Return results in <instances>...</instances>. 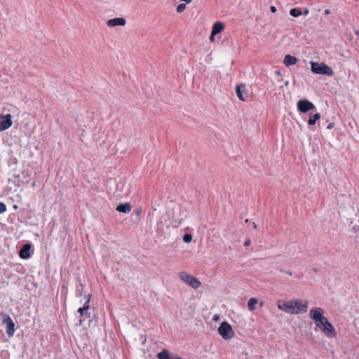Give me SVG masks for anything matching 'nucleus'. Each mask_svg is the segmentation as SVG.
Instances as JSON below:
<instances>
[{"instance_id": "obj_20", "label": "nucleus", "mask_w": 359, "mask_h": 359, "mask_svg": "<svg viewBox=\"0 0 359 359\" xmlns=\"http://www.w3.org/2000/svg\"><path fill=\"white\" fill-rule=\"evenodd\" d=\"M302 14L300 8H292L290 11V15L292 17L297 18Z\"/></svg>"}, {"instance_id": "obj_11", "label": "nucleus", "mask_w": 359, "mask_h": 359, "mask_svg": "<svg viewBox=\"0 0 359 359\" xmlns=\"http://www.w3.org/2000/svg\"><path fill=\"white\" fill-rule=\"evenodd\" d=\"M236 93L238 97L241 100H242V101L246 100L248 96H247L246 88L244 84L237 85L236 87Z\"/></svg>"}, {"instance_id": "obj_1", "label": "nucleus", "mask_w": 359, "mask_h": 359, "mask_svg": "<svg viewBox=\"0 0 359 359\" xmlns=\"http://www.w3.org/2000/svg\"><path fill=\"white\" fill-rule=\"evenodd\" d=\"M314 323L316 326L322 330L327 337H334L335 335L334 327L324 316Z\"/></svg>"}, {"instance_id": "obj_31", "label": "nucleus", "mask_w": 359, "mask_h": 359, "mask_svg": "<svg viewBox=\"0 0 359 359\" xmlns=\"http://www.w3.org/2000/svg\"><path fill=\"white\" fill-rule=\"evenodd\" d=\"M324 13H325V15H329V14L330 13V11L329 9H326V10H325V11H324Z\"/></svg>"}, {"instance_id": "obj_23", "label": "nucleus", "mask_w": 359, "mask_h": 359, "mask_svg": "<svg viewBox=\"0 0 359 359\" xmlns=\"http://www.w3.org/2000/svg\"><path fill=\"white\" fill-rule=\"evenodd\" d=\"M186 8V4H180L177 6V8H176V11L177 13H182L184 11V9Z\"/></svg>"}, {"instance_id": "obj_26", "label": "nucleus", "mask_w": 359, "mask_h": 359, "mask_svg": "<svg viewBox=\"0 0 359 359\" xmlns=\"http://www.w3.org/2000/svg\"><path fill=\"white\" fill-rule=\"evenodd\" d=\"M334 126V124L333 123H329V124H328V126H327V129L330 130V129L333 128Z\"/></svg>"}, {"instance_id": "obj_6", "label": "nucleus", "mask_w": 359, "mask_h": 359, "mask_svg": "<svg viewBox=\"0 0 359 359\" xmlns=\"http://www.w3.org/2000/svg\"><path fill=\"white\" fill-rule=\"evenodd\" d=\"M292 302H297V305L292 309V314L303 313L306 312L308 309V302L302 301L300 299L293 300Z\"/></svg>"}, {"instance_id": "obj_34", "label": "nucleus", "mask_w": 359, "mask_h": 359, "mask_svg": "<svg viewBox=\"0 0 359 359\" xmlns=\"http://www.w3.org/2000/svg\"><path fill=\"white\" fill-rule=\"evenodd\" d=\"M313 270L314 271H316V272L318 271V269H316V268H313Z\"/></svg>"}, {"instance_id": "obj_5", "label": "nucleus", "mask_w": 359, "mask_h": 359, "mask_svg": "<svg viewBox=\"0 0 359 359\" xmlns=\"http://www.w3.org/2000/svg\"><path fill=\"white\" fill-rule=\"evenodd\" d=\"M315 108V105L311 102L306 99L300 100L297 102V109L302 113H306Z\"/></svg>"}, {"instance_id": "obj_19", "label": "nucleus", "mask_w": 359, "mask_h": 359, "mask_svg": "<svg viewBox=\"0 0 359 359\" xmlns=\"http://www.w3.org/2000/svg\"><path fill=\"white\" fill-rule=\"evenodd\" d=\"M320 118V115L319 113H316L314 115H310L309 119L308 120V124L310 126L314 125Z\"/></svg>"}, {"instance_id": "obj_4", "label": "nucleus", "mask_w": 359, "mask_h": 359, "mask_svg": "<svg viewBox=\"0 0 359 359\" xmlns=\"http://www.w3.org/2000/svg\"><path fill=\"white\" fill-rule=\"evenodd\" d=\"M219 334L224 339H230L233 337V332L231 326L227 322H222L219 328Z\"/></svg>"}, {"instance_id": "obj_10", "label": "nucleus", "mask_w": 359, "mask_h": 359, "mask_svg": "<svg viewBox=\"0 0 359 359\" xmlns=\"http://www.w3.org/2000/svg\"><path fill=\"white\" fill-rule=\"evenodd\" d=\"M323 310L320 307L313 308L309 311L310 318L314 322L317 321L318 319H320L323 316Z\"/></svg>"}, {"instance_id": "obj_12", "label": "nucleus", "mask_w": 359, "mask_h": 359, "mask_svg": "<svg viewBox=\"0 0 359 359\" xmlns=\"http://www.w3.org/2000/svg\"><path fill=\"white\" fill-rule=\"evenodd\" d=\"M91 295L88 294L87 295V299L85 302L83 307H81L78 309V312L79 313L80 316L81 317L86 316V318H90V314L87 312V311L89 309V303L90 300Z\"/></svg>"}, {"instance_id": "obj_13", "label": "nucleus", "mask_w": 359, "mask_h": 359, "mask_svg": "<svg viewBox=\"0 0 359 359\" xmlns=\"http://www.w3.org/2000/svg\"><path fill=\"white\" fill-rule=\"evenodd\" d=\"M158 359H183L177 355L170 353L168 350L163 349L157 354Z\"/></svg>"}, {"instance_id": "obj_2", "label": "nucleus", "mask_w": 359, "mask_h": 359, "mask_svg": "<svg viewBox=\"0 0 359 359\" xmlns=\"http://www.w3.org/2000/svg\"><path fill=\"white\" fill-rule=\"evenodd\" d=\"M311 71L314 74L326 75L329 76H332L334 75L333 69L325 65V63H318L314 62H311Z\"/></svg>"}, {"instance_id": "obj_15", "label": "nucleus", "mask_w": 359, "mask_h": 359, "mask_svg": "<svg viewBox=\"0 0 359 359\" xmlns=\"http://www.w3.org/2000/svg\"><path fill=\"white\" fill-rule=\"evenodd\" d=\"M126 20L123 18H115L113 19H110L107 21V25L109 27H115V26H123L126 25Z\"/></svg>"}, {"instance_id": "obj_21", "label": "nucleus", "mask_w": 359, "mask_h": 359, "mask_svg": "<svg viewBox=\"0 0 359 359\" xmlns=\"http://www.w3.org/2000/svg\"><path fill=\"white\" fill-rule=\"evenodd\" d=\"M257 304V300L255 298H250L248 302V306L250 310H253L255 306Z\"/></svg>"}, {"instance_id": "obj_16", "label": "nucleus", "mask_w": 359, "mask_h": 359, "mask_svg": "<svg viewBox=\"0 0 359 359\" xmlns=\"http://www.w3.org/2000/svg\"><path fill=\"white\" fill-rule=\"evenodd\" d=\"M297 62V59L294 56H292L290 55H286L285 56L283 64L286 67H289L291 65H294Z\"/></svg>"}, {"instance_id": "obj_24", "label": "nucleus", "mask_w": 359, "mask_h": 359, "mask_svg": "<svg viewBox=\"0 0 359 359\" xmlns=\"http://www.w3.org/2000/svg\"><path fill=\"white\" fill-rule=\"evenodd\" d=\"M192 240V236L189 233H186L183 236V241L185 242V243H189L191 242Z\"/></svg>"}, {"instance_id": "obj_33", "label": "nucleus", "mask_w": 359, "mask_h": 359, "mask_svg": "<svg viewBox=\"0 0 359 359\" xmlns=\"http://www.w3.org/2000/svg\"><path fill=\"white\" fill-rule=\"evenodd\" d=\"M287 273L288 275H290V276H292V272H290V271H287Z\"/></svg>"}, {"instance_id": "obj_18", "label": "nucleus", "mask_w": 359, "mask_h": 359, "mask_svg": "<svg viewBox=\"0 0 359 359\" xmlns=\"http://www.w3.org/2000/svg\"><path fill=\"white\" fill-rule=\"evenodd\" d=\"M224 29V24L220 22H217L213 25L211 32H212V35H216L219 34Z\"/></svg>"}, {"instance_id": "obj_8", "label": "nucleus", "mask_w": 359, "mask_h": 359, "mask_svg": "<svg viewBox=\"0 0 359 359\" xmlns=\"http://www.w3.org/2000/svg\"><path fill=\"white\" fill-rule=\"evenodd\" d=\"M297 305V302H292V301L278 303V307L279 309L290 313H292V309H294V306Z\"/></svg>"}, {"instance_id": "obj_22", "label": "nucleus", "mask_w": 359, "mask_h": 359, "mask_svg": "<svg viewBox=\"0 0 359 359\" xmlns=\"http://www.w3.org/2000/svg\"><path fill=\"white\" fill-rule=\"evenodd\" d=\"M83 285L80 283L76 285V295L77 296H82L83 292Z\"/></svg>"}, {"instance_id": "obj_32", "label": "nucleus", "mask_w": 359, "mask_h": 359, "mask_svg": "<svg viewBox=\"0 0 359 359\" xmlns=\"http://www.w3.org/2000/svg\"><path fill=\"white\" fill-rule=\"evenodd\" d=\"M253 226H254L255 229H257V225H256V224L255 222H253Z\"/></svg>"}, {"instance_id": "obj_27", "label": "nucleus", "mask_w": 359, "mask_h": 359, "mask_svg": "<svg viewBox=\"0 0 359 359\" xmlns=\"http://www.w3.org/2000/svg\"><path fill=\"white\" fill-rule=\"evenodd\" d=\"M250 245V239L246 240V241H245V243H244V245H245V246H248V245Z\"/></svg>"}, {"instance_id": "obj_29", "label": "nucleus", "mask_w": 359, "mask_h": 359, "mask_svg": "<svg viewBox=\"0 0 359 359\" xmlns=\"http://www.w3.org/2000/svg\"><path fill=\"white\" fill-rule=\"evenodd\" d=\"M303 13L304 15H307L309 13V11L308 8H304Z\"/></svg>"}, {"instance_id": "obj_28", "label": "nucleus", "mask_w": 359, "mask_h": 359, "mask_svg": "<svg viewBox=\"0 0 359 359\" xmlns=\"http://www.w3.org/2000/svg\"><path fill=\"white\" fill-rule=\"evenodd\" d=\"M270 11H271L272 13H275V12L276 11V7H275V6H271L270 7Z\"/></svg>"}, {"instance_id": "obj_3", "label": "nucleus", "mask_w": 359, "mask_h": 359, "mask_svg": "<svg viewBox=\"0 0 359 359\" xmlns=\"http://www.w3.org/2000/svg\"><path fill=\"white\" fill-rule=\"evenodd\" d=\"M179 277L183 282L186 283L194 289H198L201 285V282L196 278L186 272H181Z\"/></svg>"}, {"instance_id": "obj_9", "label": "nucleus", "mask_w": 359, "mask_h": 359, "mask_svg": "<svg viewBox=\"0 0 359 359\" xmlns=\"http://www.w3.org/2000/svg\"><path fill=\"white\" fill-rule=\"evenodd\" d=\"M4 323L7 326L6 333L9 337H12L15 332V324L9 316H6L4 319Z\"/></svg>"}, {"instance_id": "obj_30", "label": "nucleus", "mask_w": 359, "mask_h": 359, "mask_svg": "<svg viewBox=\"0 0 359 359\" xmlns=\"http://www.w3.org/2000/svg\"><path fill=\"white\" fill-rule=\"evenodd\" d=\"M215 36V35H212V32H211V35H210V41H214Z\"/></svg>"}, {"instance_id": "obj_14", "label": "nucleus", "mask_w": 359, "mask_h": 359, "mask_svg": "<svg viewBox=\"0 0 359 359\" xmlns=\"http://www.w3.org/2000/svg\"><path fill=\"white\" fill-rule=\"evenodd\" d=\"M30 250H31V245L29 243H27L24 245L22 248L20 249L19 252V255L22 259H28L30 257Z\"/></svg>"}, {"instance_id": "obj_7", "label": "nucleus", "mask_w": 359, "mask_h": 359, "mask_svg": "<svg viewBox=\"0 0 359 359\" xmlns=\"http://www.w3.org/2000/svg\"><path fill=\"white\" fill-rule=\"evenodd\" d=\"M12 126L11 115H0V131H4Z\"/></svg>"}, {"instance_id": "obj_25", "label": "nucleus", "mask_w": 359, "mask_h": 359, "mask_svg": "<svg viewBox=\"0 0 359 359\" xmlns=\"http://www.w3.org/2000/svg\"><path fill=\"white\" fill-rule=\"evenodd\" d=\"M6 211V205L5 203L0 202V214H2Z\"/></svg>"}, {"instance_id": "obj_17", "label": "nucleus", "mask_w": 359, "mask_h": 359, "mask_svg": "<svg viewBox=\"0 0 359 359\" xmlns=\"http://www.w3.org/2000/svg\"><path fill=\"white\" fill-rule=\"evenodd\" d=\"M116 210L118 212H123V213H128L131 210V206L130 203H121L117 205Z\"/></svg>"}]
</instances>
